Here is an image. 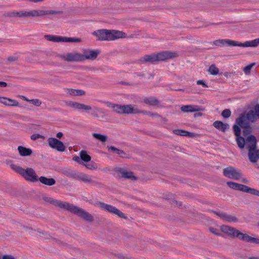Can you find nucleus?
<instances>
[{
    "instance_id": "5",
    "label": "nucleus",
    "mask_w": 259,
    "mask_h": 259,
    "mask_svg": "<svg viewBox=\"0 0 259 259\" xmlns=\"http://www.w3.org/2000/svg\"><path fill=\"white\" fill-rule=\"evenodd\" d=\"M213 44L220 47L225 46H238L241 47H256L259 45V38L244 43L228 39H217L213 41Z\"/></svg>"
},
{
    "instance_id": "38",
    "label": "nucleus",
    "mask_w": 259,
    "mask_h": 259,
    "mask_svg": "<svg viewBox=\"0 0 259 259\" xmlns=\"http://www.w3.org/2000/svg\"><path fill=\"white\" fill-rule=\"evenodd\" d=\"M227 184L229 188H230L233 190H238L239 184L238 183L230 181V182H228L227 183Z\"/></svg>"
},
{
    "instance_id": "41",
    "label": "nucleus",
    "mask_w": 259,
    "mask_h": 259,
    "mask_svg": "<svg viewBox=\"0 0 259 259\" xmlns=\"http://www.w3.org/2000/svg\"><path fill=\"white\" fill-rule=\"evenodd\" d=\"M113 111L118 114H122V105L115 104Z\"/></svg>"
},
{
    "instance_id": "47",
    "label": "nucleus",
    "mask_w": 259,
    "mask_h": 259,
    "mask_svg": "<svg viewBox=\"0 0 259 259\" xmlns=\"http://www.w3.org/2000/svg\"><path fill=\"white\" fill-rule=\"evenodd\" d=\"M117 154L118 155H119L121 158H125V157H126V153L124 152V151H123L122 150L119 149V150L118 151V152L117 153Z\"/></svg>"
},
{
    "instance_id": "12",
    "label": "nucleus",
    "mask_w": 259,
    "mask_h": 259,
    "mask_svg": "<svg viewBox=\"0 0 259 259\" xmlns=\"http://www.w3.org/2000/svg\"><path fill=\"white\" fill-rule=\"evenodd\" d=\"M244 143H243V147H239L241 149H243L246 146L248 151L254 150L256 149L257 140L254 135H249L246 139L244 138Z\"/></svg>"
},
{
    "instance_id": "32",
    "label": "nucleus",
    "mask_w": 259,
    "mask_h": 259,
    "mask_svg": "<svg viewBox=\"0 0 259 259\" xmlns=\"http://www.w3.org/2000/svg\"><path fill=\"white\" fill-rule=\"evenodd\" d=\"M173 132L175 135L182 136L192 137L194 135V133H190L187 131L179 129L175 130Z\"/></svg>"
},
{
    "instance_id": "58",
    "label": "nucleus",
    "mask_w": 259,
    "mask_h": 259,
    "mask_svg": "<svg viewBox=\"0 0 259 259\" xmlns=\"http://www.w3.org/2000/svg\"><path fill=\"white\" fill-rule=\"evenodd\" d=\"M120 83L121 84H123V85H134V83H131V82H125V81H121L120 82Z\"/></svg>"
},
{
    "instance_id": "53",
    "label": "nucleus",
    "mask_w": 259,
    "mask_h": 259,
    "mask_svg": "<svg viewBox=\"0 0 259 259\" xmlns=\"http://www.w3.org/2000/svg\"><path fill=\"white\" fill-rule=\"evenodd\" d=\"M148 115L151 117H160V115L156 113H152L151 112H149V113H148Z\"/></svg>"
},
{
    "instance_id": "22",
    "label": "nucleus",
    "mask_w": 259,
    "mask_h": 259,
    "mask_svg": "<svg viewBox=\"0 0 259 259\" xmlns=\"http://www.w3.org/2000/svg\"><path fill=\"white\" fill-rule=\"evenodd\" d=\"M138 112H140L139 109L131 104L122 105V114H138Z\"/></svg>"
},
{
    "instance_id": "24",
    "label": "nucleus",
    "mask_w": 259,
    "mask_h": 259,
    "mask_svg": "<svg viewBox=\"0 0 259 259\" xmlns=\"http://www.w3.org/2000/svg\"><path fill=\"white\" fill-rule=\"evenodd\" d=\"M0 102L10 106L17 107L19 105V102L17 101L6 97H0Z\"/></svg>"
},
{
    "instance_id": "11",
    "label": "nucleus",
    "mask_w": 259,
    "mask_h": 259,
    "mask_svg": "<svg viewBox=\"0 0 259 259\" xmlns=\"http://www.w3.org/2000/svg\"><path fill=\"white\" fill-rule=\"evenodd\" d=\"M58 57L67 62H81V54L76 51L67 53L65 54L59 55Z\"/></svg>"
},
{
    "instance_id": "49",
    "label": "nucleus",
    "mask_w": 259,
    "mask_h": 259,
    "mask_svg": "<svg viewBox=\"0 0 259 259\" xmlns=\"http://www.w3.org/2000/svg\"><path fill=\"white\" fill-rule=\"evenodd\" d=\"M73 160L76 162H77V163H79V164H83V162H82L81 159H80V157H79L78 156H74L73 157Z\"/></svg>"
},
{
    "instance_id": "17",
    "label": "nucleus",
    "mask_w": 259,
    "mask_h": 259,
    "mask_svg": "<svg viewBox=\"0 0 259 259\" xmlns=\"http://www.w3.org/2000/svg\"><path fill=\"white\" fill-rule=\"evenodd\" d=\"M212 212L219 217L220 219L223 220L224 221L227 222L229 223H235L237 222L238 219L237 217L234 215L228 214L226 212H218L217 211H212Z\"/></svg>"
},
{
    "instance_id": "43",
    "label": "nucleus",
    "mask_w": 259,
    "mask_h": 259,
    "mask_svg": "<svg viewBox=\"0 0 259 259\" xmlns=\"http://www.w3.org/2000/svg\"><path fill=\"white\" fill-rule=\"evenodd\" d=\"M209 230L212 234L216 236H220L221 235V234L219 232V230L216 228L210 227L209 228Z\"/></svg>"
},
{
    "instance_id": "64",
    "label": "nucleus",
    "mask_w": 259,
    "mask_h": 259,
    "mask_svg": "<svg viewBox=\"0 0 259 259\" xmlns=\"http://www.w3.org/2000/svg\"><path fill=\"white\" fill-rule=\"evenodd\" d=\"M248 259H259V257L257 256H250Z\"/></svg>"
},
{
    "instance_id": "16",
    "label": "nucleus",
    "mask_w": 259,
    "mask_h": 259,
    "mask_svg": "<svg viewBox=\"0 0 259 259\" xmlns=\"http://www.w3.org/2000/svg\"><path fill=\"white\" fill-rule=\"evenodd\" d=\"M158 61H163L178 56V54L170 51H162L156 54Z\"/></svg>"
},
{
    "instance_id": "39",
    "label": "nucleus",
    "mask_w": 259,
    "mask_h": 259,
    "mask_svg": "<svg viewBox=\"0 0 259 259\" xmlns=\"http://www.w3.org/2000/svg\"><path fill=\"white\" fill-rule=\"evenodd\" d=\"M255 65V63L253 62V63L250 64L248 65L245 66L243 68V71H244L245 74H249L250 73V70H251V68Z\"/></svg>"
},
{
    "instance_id": "6",
    "label": "nucleus",
    "mask_w": 259,
    "mask_h": 259,
    "mask_svg": "<svg viewBox=\"0 0 259 259\" xmlns=\"http://www.w3.org/2000/svg\"><path fill=\"white\" fill-rule=\"evenodd\" d=\"M10 166L13 170L20 174L27 181L34 183L38 181V176L35 170L31 167L24 169L14 164H11Z\"/></svg>"
},
{
    "instance_id": "42",
    "label": "nucleus",
    "mask_w": 259,
    "mask_h": 259,
    "mask_svg": "<svg viewBox=\"0 0 259 259\" xmlns=\"http://www.w3.org/2000/svg\"><path fill=\"white\" fill-rule=\"evenodd\" d=\"M29 102L37 107H39L41 104V102L37 99L30 100Z\"/></svg>"
},
{
    "instance_id": "35",
    "label": "nucleus",
    "mask_w": 259,
    "mask_h": 259,
    "mask_svg": "<svg viewBox=\"0 0 259 259\" xmlns=\"http://www.w3.org/2000/svg\"><path fill=\"white\" fill-rule=\"evenodd\" d=\"M92 136L102 142H105L107 140V137L106 135L99 133H93Z\"/></svg>"
},
{
    "instance_id": "63",
    "label": "nucleus",
    "mask_w": 259,
    "mask_h": 259,
    "mask_svg": "<svg viewBox=\"0 0 259 259\" xmlns=\"http://www.w3.org/2000/svg\"><path fill=\"white\" fill-rule=\"evenodd\" d=\"M139 111L140 112H138V113H143V114H146L147 115H148V113H149V111H141V110H139Z\"/></svg>"
},
{
    "instance_id": "40",
    "label": "nucleus",
    "mask_w": 259,
    "mask_h": 259,
    "mask_svg": "<svg viewBox=\"0 0 259 259\" xmlns=\"http://www.w3.org/2000/svg\"><path fill=\"white\" fill-rule=\"evenodd\" d=\"M231 115V111L229 109H226L222 112V116L225 118H228L230 117Z\"/></svg>"
},
{
    "instance_id": "51",
    "label": "nucleus",
    "mask_w": 259,
    "mask_h": 259,
    "mask_svg": "<svg viewBox=\"0 0 259 259\" xmlns=\"http://www.w3.org/2000/svg\"><path fill=\"white\" fill-rule=\"evenodd\" d=\"M67 93L71 96H75L76 89H67Z\"/></svg>"
},
{
    "instance_id": "56",
    "label": "nucleus",
    "mask_w": 259,
    "mask_h": 259,
    "mask_svg": "<svg viewBox=\"0 0 259 259\" xmlns=\"http://www.w3.org/2000/svg\"><path fill=\"white\" fill-rule=\"evenodd\" d=\"M233 73L232 72H225L224 75L226 77L228 78L232 76V75H233Z\"/></svg>"
},
{
    "instance_id": "59",
    "label": "nucleus",
    "mask_w": 259,
    "mask_h": 259,
    "mask_svg": "<svg viewBox=\"0 0 259 259\" xmlns=\"http://www.w3.org/2000/svg\"><path fill=\"white\" fill-rule=\"evenodd\" d=\"M7 86V83L4 81H0V87H6Z\"/></svg>"
},
{
    "instance_id": "34",
    "label": "nucleus",
    "mask_w": 259,
    "mask_h": 259,
    "mask_svg": "<svg viewBox=\"0 0 259 259\" xmlns=\"http://www.w3.org/2000/svg\"><path fill=\"white\" fill-rule=\"evenodd\" d=\"M85 175L84 174L73 172L72 174L70 175V178L83 182Z\"/></svg>"
},
{
    "instance_id": "50",
    "label": "nucleus",
    "mask_w": 259,
    "mask_h": 259,
    "mask_svg": "<svg viewBox=\"0 0 259 259\" xmlns=\"http://www.w3.org/2000/svg\"><path fill=\"white\" fill-rule=\"evenodd\" d=\"M196 83L197 84H201L204 88L208 87V85L205 83L203 80H198L197 81Z\"/></svg>"
},
{
    "instance_id": "33",
    "label": "nucleus",
    "mask_w": 259,
    "mask_h": 259,
    "mask_svg": "<svg viewBox=\"0 0 259 259\" xmlns=\"http://www.w3.org/2000/svg\"><path fill=\"white\" fill-rule=\"evenodd\" d=\"M79 156L82 162H88L91 161V157L88 154L85 150H81L79 153Z\"/></svg>"
},
{
    "instance_id": "27",
    "label": "nucleus",
    "mask_w": 259,
    "mask_h": 259,
    "mask_svg": "<svg viewBox=\"0 0 259 259\" xmlns=\"http://www.w3.org/2000/svg\"><path fill=\"white\" fill-rule=\"evenodd\" d=\"M38 181L42 184L52 186L54 185L56 182L54 178H48L44 176H41L38 178Z\"/></svg>"
},
{
    "instance_id": "4",
    "label": "nucleus",
    "mask_w": 259,
    "mask_h": 259,
    "mask_svg": "<svg viewBox=\"0 0 259 259\" xmlns=\"http://www.w3.org/2000/svg\"><path fill=\"white\" fill-rule=\"evenodd\" d=\"M93 34L96 36L99 40L111 41L124 38L126 34L122 31L116 30L100 29L94 31Z\"/></svg>"
},
{
    "instance_id": "3",
    "label": "nucleus",
    "mask_w": 259,
    "mask_h": 259,
    "mask_svg": "<svg viewBox=\"0 0 259 259\" xmlns=\"http://www.w3.org/2000/svg\"><path fill=\"white\" fill-rule=\"evenodd\" d=\"M221 231L233 238L248 243L259 244V238L252 237L249 235L243 233L235 228L227 225H222L221 227Z\"/></svg>"
},
{
    "instance_id": "62",
    "label": "nucleus",
    "mask_w": 259,
    "mask_h": 259,
    "mask_svg": "<svg viewBox=\"0 0 259 259\" xmlns=\"http://www.w3.org/2000/svg\"><path fill=\"white\" fill-rule=\"evenodd\" d=\"M94 109L97 111L100 112V113H103V112L101 111V109L99 107H94Z\"/></svg>"
},
{
    "instance_id": "52",
    "label": "nucleus",
    "mask_w": 259,
    "mask_h": 259,
    "mask_svg": "<svg viewBox=\"0 0 259 259\" xmlns=\"http://www.w3.org/2000/svg\"><path fill=\"white\" fill-rule=\"evenodd\" d=\"M134 75L135 77H144L145 74L144 72L139 73V72H135L134 73Z\"/></svg>"
},
{
    "instance_id": "37",
    "label": "nucleus",
    "mask_w": 259,
    "mask_h": 259,
    "mask_svg": "<svg viewBox=\"0 0 259 259\" xmlns=\"http://www.w3.org/2000/svg\"><path fill=\"white\" fill-rule=\"evenodd\" d=\"M90 162L88 164H84L83 163V165H84L89 169H90V170L97 169L98 168L97 164L93 161H90Z\"/></svg>"
},
{
    "instance_id": "31",
    "label": "nucleus",
    "mask_w": 259,
    "mask_h": 259,
    "mask_svg": "<svg viewBox=\"0 0 259 259\" xmlns=\"http://www.w3.org/2000/svg\"><path fill=\"white\" fill-rule=\"evenodd\" d=\"M83 182L85 183H90L93 186L96 187L100 186V185H102L101 183L99 182L96 180H93V179H92L91 177H90L86 174L84 176Z\"/></svg>"
},
{
    "instance_id": "23",
    "label": "nucleus",
    "mask_w": 259,
    "mask_h": 259,
    "mask_svg": "<svg viewBox=\"0 0 259 259\" xmlns=\"http://www.w3.org/2000/svg\"><path fill=\"white\" fill-rule=\"evenodd\" d=\"M181 110L185 113L193 112L200 111V108L197 105H184L181 107Z\"/></svg>"
},
{
    "instance_id": "46",
    "label": "nucleus",
    "mask_w": 259,
    "mask_h": 259,
    "mask_svg": "<svg viewBox=\"0 0 259 259\" xmlns=\"http://www.w3.org/2000/svg\"><path fill=\"white\" fill-rule=\"evenodd\" d=\"M108 151L111 150L113 153H117L118 151L119 150V149H117L115 147L113 146H107Z\"/></svg>"
},
{
    "instance_id": "44",
    "label": "nucleus",
    "mask_w": 259,
    "mask_h": 259,
    "mask_svg": "<svg viewBox=\"0 0 259 259\" xmlns=\"http://www.w3.org/2000/svg\"><path fill=\"white\" fill-rule=\"evenodd\" d=\"M19 57L17 56L14 55L10 56L8 58L7 61L9 62H14L18 60Z\"/></svg>"
},
{
    "instance_id": "60",
    "label": "nucleus",
    "mask_w": 259,
    "mask_h": 259,
    "mask_svg": "<svg viewBox=\"0 0 259 259\" xmlns=\"http://www.w3.org/2000/svg\"><path fill=\"white\" fill-rule=\"evenodd\" d=\"M202 115V113H201V112H197V113H196L194 114V117H200V116H201Z\"/></svg>"
},
{
    "instance_id": "36",
    "label": "nucleus",
    "mask_w": 259,
    "mask_h": 259,
    "mask_svg": "<svg viewBox=\"0 0 259 259\" xmlns=\"http://www.w3.org/2000/svg\"><path fill=\"white\" fill-rule=\"evenodd\" d=\"M208 71L210 74L216 75L219 74V70L214 64H212L209 67Z\"/></svg>"
},
{
    "instance_id": "48",
    "label": "nucleus",
    "mask_w": 259,
    "mask_h": 259,
    "mask_svg": "<svg viewBox=\"0 0 259 259\" xmlns=\"http://www.w3.org/2000/svg\"><path fill=\"white\" fill-rule=\"evenodd\" d=\"M85 92L83 90L76 89L75 96H82L85 94Z\"/></svg>"
},
{
    "instance_id": "7",
    "label": "nucleus",
    "mask_w": 259,
    "mask_h": 259,
    "mask_svg": "<svg viewBox=\"0 0 259 259\" xmlns=\"http://www.w3.org/2000/svg\"><path fill=\"white\" fill-rule=\"evenodd\" d=\"M97 205L102 209L106 211L109 213L117 215L120 218L127 219V217L119 209L115 206L110 204H106L104 202L99 201Z\"/></svg>"
},
{
    "instance_id": "55",
    "label": "nucleus",
    "mask_w": 259,
    "mask_h": 259,
    "mask_svg": "<svg viewBox=\"0 0 259 259\" xmlns=\"http://www.w3.org/2000/svg\"><path fill=\"white\" fill-rule=\"evenodd\" d=\"M3 259H15V258L11 255H4L2 257Z\"/></svg>"
},
{
    "instance_id": "25",
    "label": "nucleus",
    "mask_w": 259,
    "mask_h": 259,
    "mask_svg": "<svg viewBox=\"0 0 259 259\" xmlns=\"http://www.w3.org/2000/svg\"><path fill=\"white\" fill-rule=\"evenodd\" d=\"M17 149L19 155L22 157L30 156L32 153L31 149L22 146H19Z\"/></svg>"
},
{
    "instance_id": "26",
    "label": "nucleus",
    "mask_w": 259,
    "mask_h": 259,
    "mask_svg": "<svg viewBox=\"0 0 259 259\" xmlns=\"http://www.w3.org/2000/svg\"><path fill=\"white\" fill-rule=\"evenodd\" d=\"M213 126L217 130L225 133L227 129L229 128V125L228 123H224L221 121H215L213 123Z\"/></svg>"
},
{
    "instance_id": "15",
    "label": "nucleus",
    "mask_w": 259,
    "mask_h": 259,
    "mask_svg": "<svg viewBox=\"0 0 259 259\" xmlns=\"http://www.w3.org/2000/svg\"><path fill=\"white\" fill-rule=\"evenodd\" d=\"M240 126L237 123H235L233 126V129L234 131V134L236 137V141L238 146L239 147H243V142H244V138L241 136V130L240 128Z\"/></svg>"
},
{
    "instance_id": "19",
    "label": "nucleus",
    "mask_w": 259,
    "mask_h": 259,
    "mask_svg": "<svg viewBox=\"0 0 259 259\" xmlns=\"http://www.w3.org/2000/svg\"><path fill=\"white\" fill-rule=\"evenodd\" d=\"M62 11L33 10H32V17L42 16L47 15L62 14Z\"/></svg>"
},
{
    "instance_id": "54",
    "label": "nucleus",
    "mask_w": 259,
    "mask_h": 259,
    "mask_svg": "<svg viewBox=\"0 0 259 259\" xmlns=\"http://www.w3.org/2000/svg\"><path fill=\"white\" fill-rule=\"evenodd\" d=\"M105 104L108 107L111 108L113 109H114V106L115 105V104L112 103L110 102H105Z\"/></svg>"
},
{
    "instance_id": "21",
    "label": "nucleus",
    "mask_w": 259,
    "mask_h": 259,
    "mask_svg": "<svg viewBox=\"0 0 259 259\" xmlns=\"http://www.w3.org/2000/svg\"><path fill=\"white\" fill-rule=\"evenodd\" d=\"M68 106L75 109L80 110L90 111L92 110L91 106L75 102H70Z\"/></svg>"
},
{
    "instance_id": "1",
    "label": "nucleus",
    "mask_w": 259,
    "mask_h": 259,
    "mask_svg": "<svg viewBox=\"0 0 259 259\" xmlns=\"http://www.w3.org/2000/svg\"><path fill=\"white\" fill-rule=\"evenodd\" d=\"M259 119V104L255 105L253 110H250L248 112L245 111L241 113L236 119V122L243 128L242 134L243 136L247 137L250 135L252 132V127L249 122L254 123L257 119Z\"/></svg>"
},
{
    "instance_id": "45",
    "label": "nucleus",
    "mask_w": 259,
    "mask_h": 259,
    "mask_svg": "<svg viewBox=\"0 0 259 259\" xmlns=\"http://www.w3.org/2000/svg\"><path fill=\"white\" fill-rule=\"evenodd\" d=\"M42 137V136L40 135V134H32L31 137H30V139L32 140H36L39 138H40Z\"/></svg>"
},
{
    "instance_id": "9",
    "label": "nucleus",
    "mask_w": 259,
    "mask_h": 259,
    "mask_svg": "<svg viewBox=\"0 0 259 259\" xmlns=\"http://www.w3.org/2000/svg\"><path fill=\"white\" fill-rule=\"evenodd\" d=\"M223 175L227 178L234 180H239L242 176L241 170L231 166L223 169Z\"/></svg>"
},
{
    "instance_id": "28",
    "label": "nucleus",
    "mask_w": 259,
    "mask_h": 259,
    "mask_svg": "<svg viewBox=\"0 0 259 259\" xmlns=\"http://www.w3.org/2000/svg\"><path fill=\"white\" fill-rule=\"evenodd\" d=\"M143 102L146 104L152 106H155L160 103V101L153 96L145 98L143 100Z\"/></svg>"
},
{
    "instance_id": "29",
    "label": "nucleus",
    "mask_w": 259,
    "mask_h": 259,
    "mask_svg": "<svg viewBox=\"0 0 259 259\" xmlns=\"http://www.w3.org/2000/svg\"><path fill=\"white\" fill-rule=\"evenodd\" d=\"M248 157L251 162H256L259 159V150L248 151Z\"/></svg>"
},
{
    "instance_id": "57",
    "label": "nucleus",
    "mask_w": 259,
    "mask_h": 259,
    "mask_svg": "<svg viewBox=\"0 0 259 259\" xmlns=\"http://www.w3.org/2000/svg\"><path fill=\"white\" fill-rule=\"evenodd\" d=\"M73 173L72 171H71V170H66L65 172H64V174L68 177H69L70 178V175L72 174Z\"/></svg>"
},
{
    "instance_id": "18",
    "label": "nucleus",
    "mask_w": 259,
    "mask_h": 259,
    "mask_svg": "<svg viewBox=\"0 0 259 259\" xmlns=\"http://www.w3.org/2000/svg\"><path fill=\"white\" fill-rule=\"evenodd\" d=\"M156 62H158V60L157 55L155 54L146 55L137 61V62L140 64L147 63H154Z\"/></svg>"
},
{
    "instance_id": "10",
    "label": "nucleus",
    "mask_w": 259,
    "mask_h": 259,
    "mask_svg": "<svg viewBox=\"0 0 259 259\" xmlns=\"http://www.w3.org/2000/svg\"><path fill=\"white\" fill-rule=\"evenodd\" d=\"M45 38L48 40L53 42H80L81 41V39L79 38L67 37L52 35H45Z\"/></svg>"
},
{
    "instance_id": "8",
    "label": "nucleus",
    "mask_w": 259,
    "mask_h": 259,
    "mask_svg": "<svg viewBox=\"0 0 259 259\" xmlns=\"http://www.w3.org/2000/svg\"><path fill=\"white\" fill-rule=\"evenodd\" d=\"M113 171L115 172L116 177L118 178H123L124 179H130L133 181L137 180L134 172L132 171H127L123 167H116L113 169Z\"/></svg>"
},
{
    "instance_id": "61",
    "label": "nucleus",
    "mask_w": 259,
    "mask_h": 259,
    "mask_svg": "<svg viewBox=\"0 0 259 259\" xmlns=\"http://www.w3.org/2000/svg\"><path fill=\"white\" fill-rule=\"evenodd\" d=\"M63 134L62 132H59L57 134L56 137L58 138H61L63 136Z\"/></svg>"
},
{
    "instance_id": "14",
    "label": "nucleus",
    "mask_w": 259,
    "mask_h": 259,
    "mask_svg": "<svg viewBox=\"0 0 259 259\" xmlns=\"http://www.w3.org/2000/svg\"><path fill=\"white\" fill-rule=\"evenodd\" d=\"M100 51L99 50L87 49L83 51L81 54V61L86 60H94L100 54Z\"/></svg>"
},
{
    "instance_id": "20",
    "label": "nucleus",
    "mask_w": 259,
    "mask_h": 259,
    "mask_svg": "<svg viewBox=\"0 0 259 259\" xmlns=\"http://www.w3.org/2000/svg\"><path fill=\"white\" fill-rule=\"evenodd\" d=\"M238 191H240L243 192L251 194L253 195L259 197V191L254 189L250 188L246 185L243 184H239V187Z\"/></svg>"
},
{
    "instance_id": "2",
    "label": "nucleus",
    "mask_w": 259,
    "mask_h": 259,
    "mask_svg": "<svg viewBox=\"0 0 259 259\" xmlns=\"http://www.w3.org/2000/svg\"><path fill=\"white\" fill-rule=\"evenodd\" d=\"M45 200L54 206L74 213L85 221L89 222L94 221L93 216L89 212L73 204L50 197L46 198Z\"/></svg>"
},
{
    "instance_id": "13",
    "label": "nucleus",
    "mask_w": 259,
    "mask_h": 259,
    "mask_svg": "<svg viewBox=\"0 0 259 259\" xmlns=\"http://www.w3.org/2000/svg\"><path fill=\"white\" fill-rule=\"evenodd\" d=\"M48 142L49 146L52 149H56L59 152H63L65 150L66 147L63 143L55 138H49Z\"/></svg>"
},
{
    "instance_id": "30",
    "label": "nucleus",
    "mask_w": 259,
    "mask_h": 259,
    "mask_svg": "<svg viewBox=\"0 0 259 259\" xmlns=\"http://www.w3.org/2000/svg\"><path fill=\"white\" fill-rule=\"evenodd\" d=\"M12 16L19 17H32V10L29 12L27 11H20L13 12L11 15Z\"/></svg>"
}]
</instances>
